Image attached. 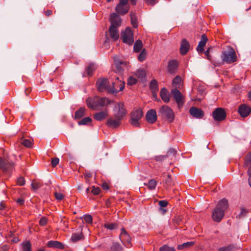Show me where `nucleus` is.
Wrapping results in <instances>:
<instances>
[{"label": "nucleus", "instance_id": "nucleus-1", "mask_svg": "<svg viewBox=\"0 0 251 251\" xmlns=\"http://www.w3.org/2000/svg\"><path fill=\"white\" fill-rule=\"evenodd\" d=\"M87 106L94 110H99L109 105L111 101L105 97L94 96L89 97L86 100Z\"/></svg>", "mask_w": 251, "mask_h": 251}, {"label": "nucleus", "instance_id": "nucleus-2", "mask_svg": "<svg viewBox=\"0 0 251 251\" xmlns=\"http://www.w3.org/2000/svg\"><path fill=\"white\" fill-rule=\"evenodd\" d=\"M228 207L227 200L223 199L219 201L212 211V218L214 221L219 222L224 216L225 212Z\"/></svg>", "mask_w": 251, "mask_h": 251}, {"label": "nucleus", "instance_id": "nucleus-3", "mask_svg": "<svg viewBox=\"0 0 251 251\" xmlns=\"http://www.w3.org/2000/svg\"><path fill=\"white\" fill-rule=\"evenodd\" d=\"M158 115L168 123H173L175 120V115L174 111L167 105H162L158 110Z\"/></svg>", "mask_w": 251, "mask_h": 251}, {"label": "nucleus", "instance_id": "nucleus-4", "mask_svg": "<svg viewBox=\"0 0 251 251\" xmlns=\"http://www.w3.org/2000/svg\"><path fill=\"white\" fill-rule=\"evenodd\" d=\"M143 115V111L141 108H139L133 109L130 113L129 122L131 125L135 127H139Z\"/></svg>", "mask_w": 251, "mask_h": 251}, {"label": "nucleus", "instance_id": "nucleus-5", "mask_svg": "<svg viewBox=\"0 0 251 251\" xmlns=\"http://www.w3.org/2000/svg\"><path fill=\"white\" fill-rule=\"evenodd\" d=\"M222 60L227 63H232L237 60V56L234 50L229 47L228 51H224L221 55Z\"/></svg>", "mask_w": 251, "mask_h": 251}, {"label": "nucleus", "instance_id": "nucleus-6", "mask_svg": "<svg viewBox=\"0 0 251 251\" xmlns=\"http://www.w3.org/2000/svg\"><path fill=\"white\" fill-rule=\"evenodd\" d=\"M125 87V82L116 77L115 79L112 82V85H109L108 92L110 93H117L122 91Z\"/></svg>", "mask_w": 251, "mask_h": 251}, {"label": "nucleus", "instance_id": "nucleus-7", "mask_svg": "<svg viewBox=\"0 0 251 251\" xmlns=\"http://www.w3.org/2000/svg\"><path fill=\"white\" fill-rule=\"evenodd\" d=\"M171 94L177 103L178 109H180L183 107L185 102L184 97L180 91L176 89H172Z\"/></svg>", "mask_w": 251, "mask_h": 251}, {"label": "nucleus", "instance_id": "nucleus-8", "mask_svg": "<svg viewBox=\"0 0 251 251\" xmlns=\"http://www.w3.org/2000/svg\"><path fill=\"white\" fill-rule=\"evenodd\" d=\"M128 0H120L119 3L115 7V11L119 14L124 15L129 11V6L127 5Z\"/></svg>", "mask_w": 251, "mask_h": 251}, {"label": "nucleus", "instance_id": "nucleus-9", "mask_svg": "<svg viewBox=\"0 0 251 251\" xmlns=\"http://www.w3.org/2000/svg\"><path fill=\"white\" fill-rule=\"evenodd\" d=\"M123 42L128 44L132 45L134 42L133 33L129 27H127L123 32L121 35Z\"/></svg>", "mask_w": 251, "mask_h": 251}, {"label": "nucleus", "instance_id": "nucleus-10", "mask_svg": "<svg viewBox=\"0 0 251 251\" xmlns=\"http://www.w3.org/2000/svg\"><path fill=\"white\" fill-rule=\"evenodd\" d=\"M213 117L215 120L221 121L224 120L226 117V113L222 108H217L212 113Z\"/></svg>", "mask_w": 251, "mask_h": 251}, {"label": "nucleus", "instance_id": "nucleus-11", "mask_svg": "<svg viewBox=\"0 0 251 251\" xmlns=\"http://www.w3.org/2000/svg\"><path fill=\"white\" fill-rule=\"evenodd\" d=\"M108 80L106 78H99L96 82L98 90L100 92H103L105 90L108 91Z\"/></svg>", "mask_w": 251, "mask_h": 251}, {"label": "nucleus", "instance_id": "nucleus-12", "mask_svg": "<svg viewBox=\"0 0 251 251\" xmlns=\"http://www.w3.org/2000/svg\"><path fill=\"white\" fill-rule=\"evenodd\" d=\"M14 163L9 162L7 160L6 161L0 157V169L3 172H9L14 168Z\"/></svg>", "mask_w": 251, "mask_h": 251}, {"label": "nucleus", "instance_id": "nucleus-13", "mask_svg": "<svg viewBox=\"0 0 251 251\" xmlns=\"http://www.w3.org/2000/svg\"><path fill=\"white\" fill-rule=\"evenodd\" d=\"M116 108L118 110L115 114V117H118V118L122 120L126 114V110L125 109V105L122 103H118L117 105Z\"/></svg>", "mask_w": 251, "mask_h": 251}, {"label": "nucleus", "instance_id": "nucleus-14", "mask_svg": "<svg viewBox=\"0 0 251 251\" xmlns=\"http://www.w3.org/2000/svg\"><path fill=\"white\" fill-rule=\"evenodd\" d=\"M122 120L118 117H114L108 118L106 122V124L108 126L115 128L118 127L121 124Z\"/></svg>", "mask_w": 251, "mask_h": 251}, {"label": "nucleus", "instance_id": "nucleus-15", "mask_svg": "<svg viewBox=\"0 0 251 251\" xmlns=\"http://www.w3.org/2000/svg\"><path fill=\"white\" fill-rule=\"evenodd\" d=\"M191 116L197 119H201L204 116V112L201 109L196 107H192L189 109Z\"/></svg>", "mask_w": 251, "mask_h": 251}, {"label": "nucleus", "instance_id": "nucleus-16", "mask_svg": "<svg viewBox=\"0 0 251 251\" xmlns=\"http://www.w3.org/2000/svg\"><path fill=\"white\" fill-rule=\"evenodd\" d=\"M110 20L111 22L110 26L118 27L121 25V19L120 16L115 13H113L110 15Z\"/></svg>", "mask_w": 251, "mask_h": 251}, {"label": "nucleus", "instance_id": "nucleus-17", "mask_svg": "<svg viewBox=\"0 0 251 251\" xmlns=\"http://www.w3.org/2000/svg\"><path fill=\"white\" fill-rule=\"evenodd\" d=\"M146 119L149 123H154L157 120L156 111L152 109L149 110L146 115Z\"/></svg>", "mask_w": 251, "mask_h": 251}, {"label": "nucleus", "instance_id": "nucleus-18", "mask_svg": "<svg viewBox=\"0 0 251 251\" xmlns=\"http://www.w3.org/2000/svg\"><path fill=\"white\" fill-rule=\"evenodd\" d=\"M244 167L248 168L249 183L251 187V152H249L246 156L245 160Z\"/></svg>", "mask_w": 251, "mask_h": 251}, {"label": "nucleus", "instance_id": "nucleus-19", "mask_svg": "<svg viewBox=\"0 0 251 251\" xmlns=\"http://www.w3.org/2000/svg\"><path fill=\"white\" fill-rule=\"evenodd\" d=\"M120 238L123 243L128 245L131 241V237L124 228L121 229Z\"/></svg>", "mask_w": 251, "mask_h": 251}, {"label": "nucleus", "instance_id": "nucleus-20", "mask_svg": "<svg viewBox=\"0 0 251 251\" xmlns=\"http://www.w3.org/2000/svg\"><path fill=\"white\" fill-rule=\"evenodd\" d=\"M251 111V108L245 104L241 105L238 109L239 113L243 117H247Z\"/></svg>", "mask_w": 251, "mask_h": 251}, {"label": "nucleus", "instance_id": "nucleus-21", "mask_svg": "<svg viewBox=\"0 0 251 251\" xmlns=\"http://www.w3.org/2000/svg\"><path fill=\"white\" fill-rule=\"evenodd\" d=\"M207 41V37L204 34H203L201 37V40L199 42V45L197 48V50L199 53H201L203 52V48L205 46Z\"/></svg>", "mask_w": 251, "mask_h": 251}, {"label": "nucleus", "instance_id": "nucleus-22", "mask_svg": "<svg viewBox=\"0 0 251 251\" xmlns=\"http://www.w3.org/2000/svg\"><path fill=\"white\" fill-rule=\"evenodd\" d=\"M178 63L176 60H172L168 62V71L170 74H175L177 69Z\"/></svg>", "mask_w": 251, "mask_h": 251}, {"label": "nucleus", "instance_id": "nucleus-23", "mask_svg": "<svg viewBox=\"0 0 251 251\" xmlns=\"http://www.w3.org/2000/svg\"><path fill=\"white\" fill-rule=\"evenodd\" d=\"M117 28L113 26H110L109 28V36L113 41H116L119 38V34Z\"/></svg>", "mask_w": 251, "mask_h": 251}, {"label": "nucleus", "instance_id": "nucleus-24", "mask_svg": "<svg viewBox=\"0 0 251 251\" xmlns=\"http://www.w3.org/2000/svg\"><path fill=\"white\" fill-rule=\"evenodd\" d=\"M190 48V45L189 42L185 39L182 40L180 48V53L182 55H184L188 51Z\"/></svg>", "mask_w": 251, "mask_h": 251}, {"label": "nucleus", "instance_id": "nucleus-25", "mask_svg": "<svg viewBox=\"0 0 251 251\" xmlns=\"http://www.w3.org/2000/svg\"><path fill=\"white\" fill-rule=\"evenodd\" d=\"M172 87L173 89L177 90L181 89L183 86L182 79L179 75H176L173 80Z\"/></svg>", "mask_w": 251, "mask_h": 251}, {"label": "nucleus", "instance_id": "nucleus-26", "mask_svg": "<svg viewBox=\"0 0 251 251\" xmlns=\"http://www.w3.org/2000/svg\"><path fill=\"white\" fill-rule=\"evenodd\" d=\"M108 116V111L106 109L100 112H97L94 115V118L99 121H102L105 119Z\"/></svg>", "mask_w": 251, "mask_h": 251}, {"label": "nucleus", "instance_id": "nucleus-27", "mask_svg": "<svg viewBox=\"0 0 251 251\" xmlns=\"http://www.w3.org/2000/svg\"><path fill=\"white\" fill-rule=\"evenodd\" d=\"M47 246L49 248H57L59 249H64V245L61 242L57 241H50L48 242Z\"/></svg>", "mask_w": 251, "mask_h": 251}, {"label": "nucleus", "instance_id": "nucleus-28", "mask_svg": "<svg viewBox=\"0 0 251 251\" xmlns=\"http://www.w3.org/2000/svg\"><path fill=\"white\" fill-rule=\"evenodd\" d=\"M160 95L164 102L167 103L170 101V95L166 88H163L161 89Z\"/></svg>", "mask_w": 251, "mask_h": 251}, {"label": "nucleus", "instance_id": "nucleus-29", "mask_svg": "<svg viewBox=\"0 0 251 251\" xmlns=\"http://www.w3.org/2000/svg\"><path fill=\"white\" fill-rule=\"evenodd\" d=\"M86 111V109L84 107L79 108V109L75 112V118L78 119L81 118L84 116Z\"/></svg>", "mask_w": 251, "mask_h": 251}, {"label": "nucleus", "instance_id": "nucleus-30", "mask_svg": "<svg viewBox=\"0 0 251 251\" xmlns=\"http://www.w3.org/2000/svg\"><path fill=\"white\" fill-rule=\"evenodd\" d=\"M83 239V235L81 232L75 233L72 234L71 240L73 242H76Z\"/></svg>", "mask_w": 251, "mask_h": 251}, {"label": "nucleus", "instance_id": "nucleus-31", "mask_svg": "<svg viewBox=\"0 0 251 251\" xmlns=\"http://www.w3.org/2000/svg\"><path fill=\"white\" fill-rule=\"evenodd\" d=\"M21 246L23 251H31V244L29 241H24Z\"/></svg>", "mask_w": 251, "mask_h": 251}, {"label": "nucleus", "instance_id": "nucleus-32", "mask_svg": "<svg viewBox=\"0 0 251 251\" xmlns=\"http://www.w3.org/2000/svg\"><path fill=\"white\" fill-rule=\"evenodd\" d=\"M144 185L147 186L149 190H154L156 188L157 181L154 179H151L149 181L148 183H144Z\"/></svg>", "mask_w": 251, "mask_h": 251}, {"label": "nucleus", "instance_id": "nucleus-33", "mask_svg": "<svg viewBox=\"0 0 251 251\" xmlns=\"http://www.w3.org/2000/svg\"><path fill=\"white\" fill-rule=\"evenodd\" d=\"M143 43L141 40H137L134 45V50L135 52H139L142 49Z\"/></svg>", "mask_w": 251, "mask_h": 251}, {"label": "nucleus", "instance_id": "nucleus-34", "mask_svg": "<svg viewBox=\"0 0 251 251\" xmlns=\"http://www.w3.org/2000/svg\"><path fill=\"white\" fill-rule=\"evenodd\" d=\"M130 17L131 25L134 28H136L138 26V24L135 13L131 11L130 14Z\"/></svg>", "mask_w": 251, "mask_h": 251}, {"label": "nucleus", "instance_id": "nucleus-35", "mask_svg": "<svg viewBox=\"0 0 251 251\" xmlns=\"http://www.w3.org/2000/svg\"><path fill=\"white\" fill-rule=\"evenodd\" d=\"M236 248L233 245H229L226 247H220L218 249L219 251H234Z\"/></svg>", "mask_w": 251, "mask_h": 251}, {"label": "nucleus", "instance_id": "nucleus-36", "mask_svg": "<svg viewBox=\"0 0 251 251\" xmlns=\"http://www.w3.org/2000/svg\"><path fill=\"white\" fill-rule=\"evenodd\" d=\"M147 51L145 49L142 50L141 52L139 54L138 57V60L140 62L144 61L147 57Z\"/></svg>", "mask_w": 251, "mask_h": 251}, {"label": "nucleus", "instance_id": "nucleus-37", "mask_svg": "<svg viewBox=\"0 0 251 251\" xmlns=\"http://www.w3.org/2000/svg\"><path fill=\"white\" fill-rule=\"evenodd\" d=\"M195 244L194 242H188L184 243L181 245H179L177 246L178 250H182L184 248H188L191 246H193Z\"/></svg>", "mask_w": 251, "mask_h": 251}, {"label": "nucleus", "instance_id": "nucleus-38", "mask_svg": "<svg viewBox=\"0 0 251 251\" xmlns=\"http://www.w3.org/2000/svg\"><path fill=\"white\" fill-rule=\"evenodd\" d=\"M150 88L153 92H155L158 90V83L157 81L153 79L151 81L150 83Z\"/></svg>", "mask_w": 251, "mask_h": 251}, {"label": "nucleus", "instance_id": "nucleus-39", "mask_svg": "<svg viewBox=\"0 0 251 251\" xmlns=\"http://www.w3.org/2000/svg\"><path fill=\"white\" fill-rule=\"evenodd\" d=\"M96 68L94 64H91L86 68V71L89 75H92Z\"/></svg>", "mask_w": 251, "mask_h": 251}, {"label": "nucleus", "instance_id": "nucleus-40", "mask_svg": "<svg viewBox=\"0 0 251 251\" xmlns=\"http://www.w3.org/2000/svg\"><path fill=\"white\" fill-rule=\"evenodd\" d=\"M42 186V183L36 180H33L31 183V187L34 190L39 189Z\"/></svg>", "mask_w": 251, "mask_h": 251}, {"label": "nucleus", "instance_id": "nucleus-41", "mask_svg": "<svg viewBox=\"0 0 251 251\" xmlns=\"http://www.w3.org/2000/svg\"><path fill=\"white\" fill-rule=\"evenodd\" d=\"M135 75L140 79H143L146 76V73L144 70H138L135 73Z\"/></svg>", "mask_w": 251, "mask_h": 251}, {"label": "nucleus", "instance_id": "nucleus-42", "mask_svg": "<svg viewBox=\"0 0 251 251\" xmlns=\"http://www.w3.org/2000/svg\"><path fill=\"white\" fill-rule=\"evenodd\" d=\"M92 122V119L89 117H85L78 122L79 125H86Z\"/></svg>", "mask_w": 251, "mask_h": 251}, {"label": "nucleus", "instance_id": "nucleus-43", "mask_svg": "<svg viewBox=\"0 0 251 251\" xmlns=\"http://www.w3.org/2000/svg\"><path fill=\"white\" fill-rule=\"evenodd\" d=\"M160 251H176L174 247H169L167 245H164L159 249Z\"/></svg>", "mask_w": 251, "mask_h": 251}, {"label": "nucleus", "instance_id": "nucleus-44", "mask_svg": "<svg viewBox=\"0 0 251 251\" xmlns=\"http://www.w3.org/2000/svg\"><path fill=\"white\" fill-rule=\"evenodd\" d=\"M104 227L108 229H114L117 227V224L115 223L105 224Z\"/></svg>", "mask_w": 251, "mask_h": 251}, {"label": "nucleus", "instance_id": "nucleus-45", "mask_svg": "<svg viewBox=\"0 0 251 251\" xmlns=\"http://www.w3.org/2000/svg\"><path fill=\"white\" fill-rule=\"evenodd\" d=\"M137 79L133 76H130L128 78L127 80V84L132 85L136 83Z\"/></svg>", "mask_w": 251, "mask_h": 251}, {"label": "nucleus", "instance_id": "nucleus-46", "mask_svg": "<svg viewBox=\"0 0 251 251\" xmlns=\"http://www.w3.org/2000/svg\"><path fill=\"white\" fill-rule=\"evenodd\" d=\"M177 151L174 149H170L167 152V156H175L176 154Z\"/></svg>", "mask_w": 251, "mask_h": 251}, {"label": "nucleus", "instance_id": "nucleus-47", "mask_svg": "<svg viewBox=\"0 0 251 251\" xmlns=\"http://www.w3.org/2000/svg\"><path fill=\"white\" fill-rule=\"evenodd\" d=\"M165 183H166V185H167V186H168V187L171 186L172 185H173V183L171 179L170 175L168 174L167 175V178L165 180Z\"/></svg>", "mask_w": 251, "mask_h": 251}, {"label": "nucleus", "instance_id": "nucleus-48", "mask_svg": "<svg viewBox=\"0 0 251 251\" xmlns=\"http://www.w3.org/2000/svg\"><path fill=\"white\" fill-rule=\"evenodd\" d=\"M112 251H121L122 250V247L121 246L117 244H114L111 248Z\"/></svg>", "mask_w": 251, "mask_h": 251}, {"label": "nucleus", "instance_id": "nucleus-49", "mask_svg": "<svg viewBox=\"0 0 251 251\" xmlns=\"http://www.w3.org/2000/svg\"><path fill=\"white\" fill-rule=\"evenodd\" d=\"M83 220L86 223L88 224H90L92 222V217L90 215H84L83 217Z\"/></svg>", "mask_w": 251, "mask_h": 251}, {"label": "nucleus", "instance_id": "nucleus-50", "mask_svg": "<svg viewBox=\"0 0 251 251\" xmlns=\"http://www.w3.org/2000/svg\"><path fill=\"white\" fill-rule=\"evenodd\" d=\"M92 188L91 192L94 195H98L100 194V190L98 187L93 186Z\"/></svg>", "mask_w": 251, "mask_h": 251}, {"label": "nucleus", "instance_id": "nucleus-51", "mask_svg": "<svg viewBox=\"0 0 251 251\" xmlns=\"http://www.w3.org/2000/svg\"><path fill=\"white\" fill-rule=\"evenodd\" d=\"M22 144L26 147H30L32 142L28 139H24L22 142Z\"/></svg>", "mask_w": 251, "mask_h": 251}, {"label": "nucleus", "instance_id": "nucleus-52", "mask_svg": "<svg viewBox=\"0 0 251 251\" xmlns=\"http://www.w3.org/2000/svg\"><path fill=\"white\" fill-rule=\"evenodd\" d=\"M115 64L116 66V68L118 71L119 72H121L122 70L121 67H120V65L125 64L124 62L119 61H115Z\"/></svg>", "mask_w": 251, "mask_h": 251}, {"label": "nucleus", "instance_id": "nucleus-53", "mask_svg": "<svg viewBox=\"0 0 251 251\" xmlns=\"http://www.w3.org/2000/svg\"><path fill=\"white\" fill-rule=\"evenodd\" d=\"M248 211L246 209L244 208H241L240 213L238 215L237 217H239V218H242L244 217L248 213Z\"/></svg>", "mask_w": 251, "mask_h": 251}, {"label": "nucleus", "instance_id": "nucleus-54", "mask_svg": "<svg viewBox=\"0 0 251 251\" xmlns=\"http://www.w3.org/2000/svg\"><path fill=\"white\" fill-rule=\"evenodd\" d=\"M54 195L56 199L59 201L62 200L64 198L63 195L60 193L55 192Z\"/></svg>", "mask_w": 251, "mask_h": 251}, {"label": "nucleus", "instance_id": "nucleus-55", "mask_svg": "<svg viewBox=\"0 0 251 251\" xmlns=\"http://www.w3.org/2000/svg\"><path fill=\"white\" fill-rule=\"evenodd\" d=\"M17 183L20 186H23L25 184V180L24 177H20L17 179Z\"/></svg>", "mask_w": 251, "mask_h": 251}, {"label": "nucleus", "instance_id": "nucleus-56", "mask_svg": "<svg viewBox=\"0 0 251 251\" xmlns=\"http://www.w3.org/2000/svg\"><path fill=\"white\" fill-rule=\"evenodd\" d=\"M48 220L45 217H42L39 221V224L41 226H45L46 225Z\"/></svg>", "mask_w": 251, "mask_h": 251}, {"label": "nucleus", "instance_id": "nucleus-57", "mask_svg": "<svg viewBox=\"0 0 251 251\" xmlns=\"http://www.w3.org/2000/svg\"><path fill=\"white\" fill-rule=\"evenodd\" d=\"M59 159L58 158L52 159L51 160V165L52 167H55L59 163Z\"/></svg>", "mask_w": 251, "mask_h": 251}, {"label": "nucleus", "instance_id": "nucleus-58", "mask_svg": "<svg viewBox=\"0 0 251 251\" xmlns=\"http://www.w3.org/2000/svg\"><path fill=\"white\" fill-rule=\"evenodd\" d=\"M159 205L160 207H165L168 205V202L166 201H159Z\"/></svg>", "mask_w": 251, "mask_h": 251}, {"label": "nucleus", "instance_id": "nucleus-59", "mask_svg": "<svg viewBox=\"0 0 251 251\" xmlns=\"http://www.w3.org/2000/svg\"><path fill=\"white\" fill-rule=\"evenodd\" d=\"M148 5H153L157 2V0H145Z\"/></svg>", "mask_w": 251, "mask_h": 251}, {"label": "nucleus", "instance_id": "nucleus-60", "mask_svg": "<svg viewBox=\"0 0 251 251\" xmlns=\"http://www.w3.org/2000/svg\"><path fill=\"white\" fill-rule=\"evenodd\" d=\"M16 201L20 205H22L24 203L25 200L23 198H19L17 199Z\"/></svg>", "mask_w": 251, "mask_h": 251}, {"label": "nucleus", "instance_id": "nucleus-61", "mask_svg": "<svg viewBox=\"0 0 251 251\" xmlns=\"http://www.w3.org/2000/svg\"><path fill=\"white\" fill-rule=\"evenodd\" d=\"M166 157L165 156H156L155 159L156 161H162Z\"/></svg>", "mask_w": 251, "mask_h": 251}, {"label": "nucleus", "instance_id": "nucleus-62", "mask_svg": "<svg viewBox=\"0 0 251 251\" xmlns=\"http://www.w3.org/2000/svg\"><path fill=\"white\" fill-rule=\"evenodd\" d=\"M9 249V247L7 245H2L1 247V250L2 251H8Z\"/></svg>", "mask_w": 251, "mask_h": 251}, {"label": "nucleus", "instance_id": "nucleus-63", "mask_svg": "<svg viewBox=\"0 0 251 251\" xmlns=\"http://www.w3.org/2000/svg\"><path fill=\"white\" fill-rule=\"evenodd\" d=\"M209 52H210V48H209L205 51V54L207 57V58L209 60L210 59V55H209Z\"/></svg>", "mask_w": 251, "mask_h": 251}, {"label": "nucleus", "instance_id": "nucleus-64", "mask_svg": "<svg viewBox=\"0 0 251 251\" xmlns=\"http://www.w3.org/2000/svg\"><path fill=\"white\" fill-rule=\"evenodd\" d=\"M102 187L104 190H108L109 188L108 185L106 183H102Z\"/></svg>", "mask_w": 251, "mask_h": 251}]
</instances>
